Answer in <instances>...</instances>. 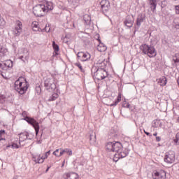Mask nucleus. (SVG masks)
I'll use <instances>...</instances> for the list:
<instances>
[{"mask_svg":"<svg viewBox=\"0 0 179 179\" xmlns=\"http://www.w3.org/2000/svg\"><path fill=\"white\" fill-rule=\"evenodd\" d=\"M117 153L119 154L120 159H124V157H127V156H128L129 150H128V149H124L123 151L122 150Z\"/></svg>","mask_w":179,"mask_h":179,"instance_id":"obj_20","label":"nucleus"},{"mask_svg":"<svg viewBox=\"0 0 179 179\" xmlns=\"http://www.w3.org/2000/svg\"><path fill=\"white\" fill-rule=\"evenodd\" d=\"M29 138V133L24 132L20 134V145L21 142H24Z\"/></svg>","mask_w":179,"mask_h":179,"instance_id":"obj_17","label":"nucleus"},{"mask_svg":"<svg viewBox=\"0 0 179 179\" xmlns=\"http://www.w3.org/2000/svg\"><path fill=\"white\" fill-rule=\"evenodd\" d=\"M77 57L80 61H88V59L90 58V53L89 52H79L77 54Z\"/></svg>","mask_w":179,"mask_h":179,"instance_id":"obj_10","label":"nucleus"},{"mask_svg":"<svg viewBox=\"0 0 179 179\" xmlns=\"http://www.w3.org/2000/svg\"><path fill=\"white\" fill-rule=\"evenodd\" d=\"M175 9H176V13H177V15H179V5L176 6Z\"/></svg>","mask_w":179,"mask_h":179,"instance_id":"obj_43","label":"nucleus"},{"mask_svg":"<svg viewBox=\"0 0 179 179\" xmlns=\"http://www.w3.org/2000/svg\"><path fill=\"white\" fill-rule=\"evenodd\" d=\"M22 33V22H18L17 24V26L15 27L14 29V34L15 36H20V34Z\"/></svg>","mask_w":179,"mask_h":179,"instance_id":"obj_15","label":"nucleus"},{"mask_svg":"<svg viewBox=\"0 0 179 179\" xmlns=\"http://www.w3.org/2000/svg\"><path fill=\"white\" fill-rule=\"evenodd\" d=\"M22 115L23 117H26V115H27V112L26 111L22 112Z\"/></svg>","mask_w":179,"mask_h":179,"instance_id":"obj_46","label":"nucleus"},{"mask_svg":"<svg viewBox=\"0 0 179 179\" xmlns=\"http://www.w3.org/2000/svg\"><path fill=\"white\" fill-rule=\"evenodd\" d=\"M176 29H179V24H176Z\"/></svg>","mask_w":179,"mask_h":179,"instance_id":"obj_51","label":"nucleus"},{"mask_svg":"<svg viewBox=\"0 0 179 179\" xmlns=\"http://www.w3.org/2000/svg\"><path fill=\"white\" fill-rule=\"evenodd\" d=\"M52 47L55 52H58V51H59V46L55 43V41L52 42Z\"/></svg>","mask_w":179,"mask_h":179,"instance_id":"obj_32","label":"nucleus"},{"mask_svg":"<svg viewBox=\"0 0 179 179\" xmlns=\"http://www.w3.org/2000/svg\"><path fill=\"white\" fill-rule=\"evenodd\" d=\"M71 2H73V3H76V2H78V0H69Z\"/></svg>","mask_w":179,"mask_h":179,"instance_id":"obj_47","label":"nucleus"},{"mask_svg":"<svg viewBox=\"0 0 179 179\" xmlns=\"http://www.w3.org/2000/svg\"><path fill=\"white\" fill-rule=\"evenodd\" d=\"M24 121H27V122H28V124H29L30 125H32V127H34V129H35V132H36V135H38V132L40 131V125L38 124V122H37V121H36V120L29 117V116H26L24 118Z\"/></svg>","mask_w":179,"mask_h":179,"instance_id":"obj_6","label":"nucleus"},{"mask_svg":"<svg viewBox=\"0 0 179 179\" xmlns=\"http://www.w3.org/2000/svg\"><path fill=\"white\" fill-rule=\"evenodd\" d=\"M6 52H8V50L2 46H0V57H4V55H6Z\"/></svg>","mask_w":179,"mask_h":179,"instance_id":"obj_28","label":"nucleus"},{"mask_svg":"<svg viewBox=\"0 0 179 179\" xmlns=\"http://www.w3.org/2000/svg\"><path fill=\"white\" fill-rule=\"evenodd\" d=\"M121 159V157H120V154H115L114 157H113V162H118Z\"/></svg>","mask_w":179,"mask_h":179,"instance_id":"obj_36","label":"nucleus"},{"mask_svg":"<svg viewBox=\"0 0 179 179\" xmlns=\"http://www.w3.org/2000/svg\"><path fill=\"white\" fill-rule=\"evenodd\" d=\"M105 61H98L96 63V65L98 66V68H103L104 69H106V66H107V64H106Z\"/></svg>","mask_w":179,"mask_h":179,"instance_id":"obj_25","label":"nucleus"},{"mask_svg":"<svg viewBox=\"0 0 179 179\" xmlns=\"http://www.w3.org/2000/svg\"><path fill=\"white\" fill-rule=\"evenodd\" d=\"M50 167H51V166H48V167L47 168V169H46V171H45V173H47V172L48 171V170H50Z\"/></svg>","mask_w":179,"mask_h":179,"instance_id":"obj_50","label":"nucleus"},{"mask_svg":"<svg viewBox=\"0 0 179 179\" xmlns=\"http://www.w3.org/2000/svg\"><path fill=\"white\" fill-rule=\"evenodd\" d=\"M134 22H135V19L134 18V15H127L126 20L124 22V26L131 29L132 26H134Z\"/></svg>","mask_w":179,"mask_h":179,"instance_id":"obj_9","label":"nucleus"},{"mask_svg":"<svg viewBox=\"0 0 179 179\" xmlns=\"http://www.w3.org/2000/svg\"><path fill=\"white\" fill-rule=\"evenodd\" d=\"M36 90H41V88L40 87V86H38V87H36Z\"/></svg>","mask_w":179,"mask_h":179,"instance_id":"obj_49","label":"nucleus"},{"mask_svg":"<svg viewBox=\"0 0 179 179\" xmlns=\"http://www.w3.org/2000/svg\"><path fill=\"white\" fill-rule=\"evenodd\" d=\"M94 76L97 80H103V79H106L108 76V73L104 68H98L94 72Z\"/></svg>","mask_w":179,"mask_h":179,"instance_id":"obj_4","label":"nucleus"},{"mask_svg":"<svg viewBox=\"0 0 179 179\" xmlns=\"http://www.w3.org/2000/svg\"><path fill=\"white\" fill-rule=\"evenodd\" d=\"M158 85L160 86H166L167 85V78L166 77H162L158 80Z\"/></svg>","mask_w":179,"mask_h":179,"instance_id":"obj_23","label":"nucleus"},{"mask_svg":"<svg viewBox=\"0 0 179 179\" xmlns=\"http://www.w3.org/2000/svg\"><path fill=\"white\" fill-rule=\"evenodd\" d=\"M62 149H57L55 152H53V155L55 156H57V157H61L62 156V154H61Z\"/></svg>","mask_w":179,"mask_h":179,"instance_id":"obj_31","label":"nucleus"},{"mask_svg":"<svg viewBox=\"0 0 179 179\" xmlns=\"http://www.w3.org/2000/svg\"><path fill=\"white\" fill-rule=\"evenodd\" d=\"M43 30L46 31L47 33H49L50 29V27H47V25H46L45 27L43 29H42V31H43Z\"/></svg>","mask_w":179,"mask_h":179,"instance_id":"obj_42","label":"nucleus"},{"mask_svg":"<svg viewBox=\"0 0 179 179\" xmlns=\"http://www.w3.org/2000/svg\"><path fill=\"white\" fill-rule=\"evenodd\" d=\"M113 145H114V143H113V142L107 143V144L106 145V150H108V152H113Z\"/></svg>","mask_w":179,"mask_h":179,"instance_id":"obj_26","label":"nucleus"},{"mask_svg":"<svg viewBox=\"0 0 179 179\" xmlns=\"http://www.w3.org/2000/svg\"><path fill=\"white\" fill-rule=\"evenodd\" d=\"M90 143H96V134L90 136Z\"/></svg>","mask_w":179,"mask_h":179,"instance_id":"obj_30","label":"nucleus"},{"mask_svg":"<svg viewBox=\"0 0 179 179\" xmlns=\"http://www.w3.org/2000/svg\"><path fill=\"white\" fill-rule=\"evenodd\" d=\"M33 13L35 16L38 17H41L47 13V10L45 9V5L44 4H37L33 8Z\"/></svg>","mask_w":179,"mask_h":179,"instance_id":"obj_3","label":"nucleus"},{"mask_svg":"<svg viewBox=\"0 0 179 179\" xmlns=\"http://www.w3.org/2000/svg\"><path fill=\"white\" fill-rule=\"evenodd\" d=\"M156 6H157V3L156 2V0H152L150 1V8L152 12H155V10H156Z\"/></svg>","mask_w":179,"mask_h":179,"instance_id":"obj_27","label":"nucleus"},{"mask_svg":"<svg viewBox=\"0 0 179 179\" xmlns=\"http://www.w3.org/2000/svg\"><path fill=\"white\" fill-rule=\"evenodd\" d=\"M44 85L46 90H48V92H54L57 89L54 78H46Z\"/></svg>","mask_w":179,"mask_h":179,"instance_id":"obj_5","label":"nucleus"},{"mask_svg":"<svg viewBox=\"0 0 179 179\" xmlns=\"http://www.w3.org/2000/svg\"><path fill=\"white\" fill-rule=\"evenodd\" d=\"M145 135H147L148 136H152V134H150V133L147 132V131H144Z\"/></svg>","mask_w":179,"mask_h":179,"instance_id":"obj_45","label":"nucleus"},{"mask_svg":"<svg viewBox=\"0 0 179 179\" xmlns=\"http://www.w3.org/2000/svg\"><path fill=\"white\" fill-rule=\"evenodd\" d=\"M99 44L97 46V50L99 51V52H104V51L107 50V46L104 45V43H101V41L100 39L98 40Z\"/></svg>","mask_w":179,"mask_h":179,"instance_id":"obj_16","label":"nucleus"},{"mask_svg":"<svg viewBox=\"0 0 179 179\" xmlns=\"http://www.w3.org/2000/svg\"><path fill=\"white\" fill-rule=\"evenodd\" d=\"M164 161L169 164L174 163V162H176V152H174V151L166 152Z\"/></svg>","mask_w":179,"mask_h":179,"instance_id":"obj_7","label":"nucleus"},{"mask_svg":"<svg viewBox=\"0 0 179 179\" xmlns=\"http://www.w3.org/2000/svg\"><path fill=\"white\" fill-rule=\"evenodd\" d=\"M172 1H178V0H172Z\"/></svg>","mask_w":179,"mask_h":179,"instance_id":"obj_54","label":"nucleus"},{"mask_svg":"<svg viewBox=\"0 0 179 179\" xmlns=\"http://www.w3.org/2000/svg\"><path fill=\"white\" fill-rule=\"evenodd\" d=\"M140 48L145 55H148L149 58H155L156 55H157V52H156V49L155 47L152 45H149L146 43L142 44L140 46Z\"/></svg>","mask_w":179,"mask_h":179,"instance_id":"obj_1","label":"nucleus"},{"mask_svg":"<svg viewBox=\"0 0 179 179\" xmlns=\"http://www.w3.org/2000/svg\"><path fill=\"white\" fill-rule=\"evenodd\" d=\"M58 99V94H53L49 99V101H55V100H57Z\"/></svg>","mask_w":179,"mask_h":179,"instance_id":"obj_33","label":"nucleus"},{"mask_svg":"<svg viewBox=\"0 0 179 179\" xmlns=\"http://www.w3.org/2000/svg\"><path fill=\"white\" fill-rule=\"evenodd\" d=\"M33 160L35 163H44V156L40 158V155H35L33 157Z\"/></svg>","mask_w":179,"mask_h":179,"instance_id":"obj_21","label":"nucleus"},{"mask_svg":"<svg viewBox=\"0 0 179 179\" xmlns=\"http://www.w3.org/2000/svg\"><path fill=\"white\" fill-rule=\"evenodd\" d=\"M156 141H157V142H160V141H162V138L160 136H157Z\"/></svg>","mask_w":179,"mask_h":179,"instance_id":"obj_44","label":"nucleus"},{"mask_svg":"<svg viewBox=\"0 0 179 179\" xmlns=\"http://www.w3.org/2000/svg\"><path fill=\"white\" fill-rule=\"evenodd\" d=\"M153 135L154 136H157V133H155Z\"/></svg>","mask_w":179,"mask_h":179,"instance_id":"obj_53","label":"nucleus"},{"mask_svg":"<svg viewBox=\"0 0 179 179\" xmlns=\"http://www.w3.org/2000/svg\"><path fill=\"white\" fill-rule=\"evenodd\" d=\"M65 153H67L69 156H72V150L69 148H66V149H62L60 150V155H65Z\"/></svg>","mask_w":179,"mask_h":179,"instance_id":"obj_24","label":"nucleus"},{"mask_svg":"<svg viewBox=\"0 0 179 179\" xmlns=\"http://www.w3.org/2000/svg\"><path fill=\"white\" fill-rule=\"evenodd\" d=\"M166 6H167V1L162 0L161 1V7L162 8H166Z\"/></svg>","mask_w":179,"mask_h":179,"instance_id":"obj_38","label":"nucleus"},{"mask_svg":"<svg viewBox=\"0 0 179 179\" xmlns=\"http://www.w3.org/2000/svg\"><path fill=\"white\" fill-rule=\"evenodd\" d=\"M173 60L175 63L179 62V54L176 53L173 56Z\"/></svg>","mask_w":179,"mask_h":179,"instance_id":"obj_34","label":"nucleus"},{"mask_svg":"<svg viewBox=\"0 0 179 179\" xmlns=\"http://www.w3.org/2000/svg\"><path fill=\"white\" fill-rule=\"evenodd\" d=\"M155 177H157L158 179H166V173L164 171V170H161L155 173Z\"/></svg>","mask_w":179,"mask_h":179,"instance_id":"obj_14","label":"nucleus"},{"mask_svg":"<svg viewBox=\"0 0 179 179\" xmlns=\"http://www.w3.org/2000/svg\"><path fill=\"white\" fill-rule=\"evenodd\" d=\"M50 153H51V150L48 151V152L45 153V156L43 157V159H47V157H48V156H50Z\"/></svg>","mask_w":179,"mask_h":179,"instance_id":"obj_40","label":"nucleus"},{"mask_svg":"<svg viewBox=\"0 0 179 179\" xmlns=\"http://www.w3.org/2000/svg\"><path fill=\"white\" fill-rule=\"evenodd\" d=\"M31 27L33 31H43V29L38 27V23L36 21L32 22Z\"/></svg>","mask_w":179,"mask_h":179,"instance_id":"obj_18","label":"nucleus"},{"mask_svg":"<svg viewBox=\"0 0 179 179\" xmlns=\"http://www.w3.org/2000/svg\"><path fill=\"white\" fill-rule=\"evenodd\" d=\"M3 134H5V130H1L0 135H3Z\"/></svg>","mask_w":179,"mask_h":179,"instance_id":"obj_48","label":"nucleus"},{"mask_svg":"<svg viewBox=\"0 0 179 179\" xmlns=\"http://www.w3.org/2000/svg\"><path fill=\"white\" fill-rule=\"evenodd\" d=\"M121 101V94L117 96V100L115 101L114 103L110 104V107H114V106H117Z\"/></svg>","mask_w":179,"mask_h":179,"instance_id":"obj_29","label":"nucleus"},{"mask_svg":"<svg viewBox=\"0 0 179 179\" xmlns=\"http://www.w3.org/2000/svg\"><path fill=\"white\" fill-rule=\"evenodd\" d=\"M129 103H128L127 106H126V107L127 108H129Z\"/></svg>","mask_w":179,"mask_h":179,"instance_id":"obj_52","label":"nucleus"},{"mask_svg":"<svg viewBox=\"0 0 179 179\" xmlns=\"http://www.w3.org/2000/svg\"><path fill=\"white\" fill-rule=\"evenodd\" d=\"M29 89L27 83H23L20 79L17 80L15 83V90L18 92L20 94H24L26 91Z\"/></svg>","mask_w":179,"mask_h":179,"instance_id":"obj_2","label":"nucleus"},{"mask_svg":"<svg viewBox=\"0 0 179 179\" xmlns=\"http://www.w3.org/2000/svg\"><path fill=\"white\" fill-rule=\"evenodd\" d=\"M101 10L103 13L106 14L108 10H110V8H111V6L110 5V1L108 0H102L100 2Z\"/></svg>","mask_w":179,"mask_h":179,"instance_id":"obj_8","label":"nucleus"},{"mask_svg":"<svg viewBox=\"0 0 179 179\" xmlns=\"http://www.w3.org/2000/svg\"><path fill=\"white\" fill-rule=\"evenodd\" d=\"M11 146L13 149H19V145L17 143H13Z\"/></svg>","mask_w":179,"mask_h":179,"instance_id":"obj_41","label":"nucleus"},{"mask_svg":"<svg viewBox=\"0 0 179 179\" xmlns=\"http://www.w3.org/2000/svg\"><path fill=\"white\" fill-rule=\"evenodd\" d=\"M24 51V55H21L19 57V59H22V61H23L24 62V60H23V59L24 58L27 61L29 59V51L27 50V49L24 48L23 49Z\"/></svg>","mask_w":179,"mask_h":179,"instance_id":"obj_19","label":"nucleus"},{"mask_svg":"<svg viewBox=\"0 0 179 179\" xmlns=\"http://www.w3.org/2000/svg\"><path fill=\"white\" fill-rule=\"evenodd\" d=\"M173 142H175L176 145H179V133H177L176 135V138L173 139Z\"/></svg>","mask_w":179,"mask_h":179,"instance_id":"obj_35","label":"nucleus"},{"mask_svg":"<svg viewBox=\"0 0 179 179\" xmlns=\"http://www.w3.org/2000/svg\"><path fill=\"white\" fill-rule=\"evenodd\" d=\"M75 65L76 66H78L79 69H80L81 72H85V71L83 70V68L82 67V64H80V63H76Z\"/></svg>","mask_w":179,"mask_h":179,"instance_id":"obj_39","label":"nucleus"},{"mask_svg":"<svg viewBox=\"0 0 179 179\" xmlns=\"http://www.w3.org/2000/svg\"><path fill=\"white\" fill-rule=\"evenodd\" d=\"M122 150V144L120 142L113 143V152H116V153H119Z\"/></svg>","mask_w":179,"mask_h":179,"instance_id":"obj_13","label":"nucleus"},{"mask_svg":"<svg viewBox=\"0 0 179 179\" xmlns=\"http://www.w3.org/2000/svg\"><path fill=\"white\" fill-rule=\"evenodd\" d=\"M146 15L143 13H141L138 15L136 19V24L137 27H141V24L143 23L145 20Z\"/></svg>","mask_w":179,"mask_h":179,"instance_id":"obj_11","label":"nucleus"},{"mask_svg":"<svg viewBox=\"0 0 179 179\" xmlns=\"http://www.w3.org/2000/svg\"><path fill=\"white\" fill-rule=\"evenodd\" d=\"M6 99V97H5V95L0 94V104H3V103H5Z\"/></svg>","mask_w":179,"mask_h":179,"instance_id":"obj_37","label":"nucleus"},{"mask_svg":"<svg viewBox=\"0 0 179 179\" xmlns=\"http://www.w3.org/2000/svg\"><path fill=\"white\" fill-rule=\"evenodd\" d=\"M63 177L64 179H79V175L76 173H64Z\"/></svg>","mask_w":179,"mask_h":179,"instance_id":"obj_12","label":"nucleus"},{"mask_svg":"<svg viewBox=\"0 0 179 179\" xmlns=\"http://www.w3.org/2000/svg\"><path fill=\"white\" fill-rule=\"evenodd\" d=\"M45 6L46 10V13L47 12H50V10H52V9H54V3L52 2L46 3V5Z\"/></svg>","mask_w":179,"mask_h":179,"instance_id":"obj_22","label":"nucleus"}]
</instances>
